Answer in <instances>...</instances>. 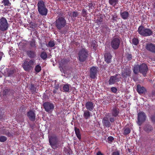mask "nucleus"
I'll list each match as a JSON object with an SVG mask.
<instances>
[{"label":"nucleus","mask_w":155,"mask_h":155,"mask_svg":"<svg viewBox=\"0 0 155 155\" xmlns=\"http://www.w3.org/2000/svg\"><path fill=\"white\" fill-rule=\"evenodd\" d=\"M71 85L68 84H66L64 85L63 87V89L64 92H68L69 90L70 87Z\"/></svg>","instance_id":"393cba45"},{"label":"nucleus","mask_w":155,"mask_h":155,"mask_svg":"<svg viewBox=\"0 0 155 155\" xmlns=\"http://www.w3.org/2000/svg\"><path fill=\"white\" fill-rule=\"evenodd\" d=\"M139 72L145 76L148 71L147 66L145 64H142L139 66Z\"/></svg>","instance_id":"1a4fd4ad"},{"label":"nucleus","mask_w":155,"mask_h":155,"mask_svg":"<svg viewBox=\"0 0 155 155\" xmlns=\"http://www.w3.org/2000/svg\"><path fill=\"white\" fill-rule=\"evenodd\" d=\"M151 119L153 123H155V114L152 115L151 117Z\"/></svg>","instance_id":"58836bf2"},{"label":"nucleus","mask_w":155,"mask_h":155,"mask_svg":"<svg viewBox=\"0 0 155 155\" xmlns=\"http://www.w3.org/2000/svg\"><path fill=\"white\" fill-rule=\"evenodd\" d=\"M138 31L140 35L144 36H150L152 34V32L150 30L145 28L142 26H140L139 27Z\"/></svg>","instance_id":"f257e3e1"},{"label":"nucleus","mask_w":155,"mask_h":155,"mask_svg":"<svg viewBox=\"0 0 155 155\" xmlns=\"http://www.w3.org/2000/svg\"><path fill=\"white\" fill-rule=\"evenodd\" d=\"M31 45L32 47H34L35 46V41H33L31 43Z\"/></svg>","instance_id":"09e8293b"},{"label":"nucleus","mask_w":155,"mask_h":155,"mask_svg":"<svg viewBox=\"0 0 155 155\" xmlns=\"http://www.w3.org/2000/svg\"><path fill=\"white\" fill-rule=\"evenodd\" d=\"M95 45H92V46L94 48L95 46Z\"/></svg>","instance_id":"603ef678"},{"label":"nucleus","mask_w":155,"mask_h":155,"mask_svg":"<svg viewBox=\"0 0 155 155\" xmlns=\"http://www.w3.org/2000/svg\"><path fill=\"white\" fill-rule=\"evenodd\" d=\"M43 106L45 111L48 112L51 111L54 108V104L51 103L46 102L43 104Z\"/></svg>","instance_id":"6e6552de"},{"label":"nucleus","mask_w":155,"mask_h":155,"mask_svg":"<svg viewBox=\"0 0 155 155\" xmlns=\"http://www.w3.org/2000/svg\"><path fill=\"white\" fill-rule=\"evenodd\" d=\"M34 64V62L33 60H25L22 64V66L25 71H28L33 67Z\"/></svg>","instance_id":"f03ea898"},{"label":"nucleus","mask_w":155,"mask_h":155,"mask_svg":"<svg viewBox=\"0 0 155 155\" xmlns=\"http://www.w3.org/2000/svg\"><path fill=\"white\" fill-rule=\"evenodd\" d=\"M27 54L28 56L31 58H33L35 56L34 52L31 51H27Z\"/></svg>","instance_id":"bb28decb"},{"label":"nucleus","mask_w":155,"mask_h":155,"mask_svg":"<svg viewBox=\"0 0 155 155\" xmlns=\"http://www.w3.org/2000/svg\"><path fill=\"white\" fill-rule=\"evenodd\" d=\"M78 15V12H74L72 13V16L74 17H76Z\"/></svg>","instance_id":"ea45409f"},{"label":"nucleus","mask_w":155,"mask_h":155,"mask_svg":"<svg viewBox=\"0 0 155 155\" xmlns=\"http://www.w3.org/2000/svg\"><path fill=\"white\" fill-rule=\"evenodd\" d=\"M38 9H40L41 8L45 7L44 2L42 1L38 2Z\"/></svg>","instance_id":"5701e85b"},{"label":"nucleus","mask_w":155,"mask_h":155,"mask_svg":"<svg viewBox=\"0 0 155 155\" xmlns=\"http://www.w3.org/2000/svg\"><path fill=\"white\" fill-rule=\"evenodd\" d=\"M111 91L114 93H115L117 91V89L115 87H112L111 88Z\"/></svg>","instance_id":"79ce46f5"},{"label":"nucleus","mask_w":155,"mask_h":155,"mask_svg":"<svg viewBox=\"0 0 155 155\" xmlns=\"http://www.w3.org/2000/svg\"><path fill=\"white\" fill-rule=\"evenodd\" d=\"M41 66L39 64L37 65L35 67V70L37 73L39 72L41 70Z\"/></svg>","instance_id":"7c9ffc66"},{"label":"nucleus","mask_w":155,"mask_h":155,"mask_svg":"<svg viewBox=\"0 0 155 155\" xmlns=\"http://www.w3.org/2000/svg\"><path fill=\"white\" fill-rule=\"evenodd\" d=\"M92 116V114L88 110H86L84 111L83 117L85 119H89Z\"/></svg>","instance_id":"f3484780"},{"label":"nucleus","mask_w":155,"mask_h":155,"mask_svg":"<svg viewBox=\"0 0 155 155\" xmlns=\"http://www.w3.org/2000/svg\"><path fill=\"white\" fill-rule=\"evenodd\" d=\"M120 42V41L119 39L114 38L111 41V45L113 49H117L119 46Z\"/></svg>","instance_id":"9d476101"},{"label":"nucleus","mask_w":155,"mask_h":155,"mask_svg":"<svg viewBox=\"0 0 155 155\" xmlns=\"http://www.w3.org/2000/svg\"><path fill=\"white\" fill-rule=\"evenodd\" d=\"M8 24L5 18L2 17L0 20V30L4 31L7 30Z\"/></svg>","instance_id":"39448f33"},{"label":"nucleus","mask_w":155,"mask_h":155,"mask_svg":"<svg viewBox=\"0 0 155 155\" xmlns=\"http://www.w3.org/2000/svg\"><path fill=\"white\" fill-rule=\"evenodd\" d=\"M94 42V43H95L96 41H93V42Z\"/></svg>","instance_id":"864d4df0"},{"label":"nucleus","mask_w":155,"mask_h":155,"mask_svg":"<svg viewBox=\"0 0 155 155\" xmlns=\"http://www.w3.org/2000/svg\"><path fill=\"white\" fill-rule=\"evenodd\" d=\"M82 15L84 16H85L87 15V12L85 10H82Z\"/></svg>","instance_id":"37998d69"},{"label":"nucleus","mask_w":155,"mask_h":155,"mask_svg":"<svg viewBox=\"0 0 155 155\" xmlns=\"http://www.w3.org/2000/svg\"><path fill=\"white\" fill-rule=\"evenodd\" d=\"M137 90L139 94H142L144 93L146 90L143 87H141L140 85L138 84L137 86Z\"/></svg>","instance_id":"a211bd4d"},{"label":"nucleus","mask_w":155,"mask_h":155,"mask_svg":"<svg viewBox=\"0 0 155 155\" xmlns=\"http://www.w3.org/2000/svg\"><path fill=\"white\" fill-rule=\"evenodd\" d=\"M5 6H9L11 5V3L9 0H3L2 2Z\"/></svg>","instance_id":"c756f323"},{"label":"nucleus","mask_w":155,"mask_h":155,"mask_svg":"<svg viewBox=\"0 0 155 155\" xmlns=\"http://www.w3.org/2000/svg\"><path fill=\"white\" fill-rule=\"evenodd\" d=\"M139 66L138 65H136L134 67V72L135 74H137L139 72Z\"/></svg>","instance_id":"c85d7f7f"},{"label":"nucleus","mask_w":155,"mask_h":155,"mask_svg":"<svg viewBox=\"0 0 155 155\" xmlns=\"http://www.w3.org/2000/svg\"><path fill=\"white\" fill-rule=\"evenodd\" d=\"M117 75L115 76H111L109 81V84L111 85L114 84L116 82L119 81V79L117 78Z\"/></svg>","instance_id":"dca6fc26"},{"label":"nucleus","mask_w":155,"mask_h":155,"mask_svg":"<svg viewBox=\"0 0 155 155\" xmlns=\"http://www.w3.org/2000/svg\"><path fill=\"white\" fill-rule=\"evenodd\" d=\"M112 155H119V153L118 151L114 152Z\"/></svg>","instance_id":"49530a36"},{"label":"nucleus","mask_w":155,"mask_h":155,"mask_svg":"<svg viewBox=\"0 0 155 155\" xmlns=\"http://www.w3.org/2000/svg\"><path fill=\"white\" fill-rule=\"evenodd\" d=\"M54 45L55 44L54 41H50L48 44V46L50 47H54Z\"/></svg>","instance_id":"e433bc0d"},{"label":"nucleus","mask_w":155,"mask_h":155,"mask_svg":"<svg viewBox=\"0 0 155 155\" xmlns=\"http://www.w3.org/2000/svg\"><path fill=\"white\" fill-rule=\"evenodd\" d=\"M115 120V118L114 117H110V121L111 122H113Z\"/></svg>","instance_id":"a18cd8bd"},{"label":"nucleus","mask_w":155,"mask_h":155,"mask_svg":"<svg viewBox=\"0 0 155 155\" xmlns=\"http://www.w3.org/2000/svg\"><path fill=\"white\" fill-rule=\"evenodd\" d=\"M7 139V138L3 136H0V142H4Z\"/></svg>","instance_id":"c9c22d12"},{"label":"nucleus","mask_w":155,"mask_h":155,"mask_svg":"<svg viewBox=\"0 0 155 155\" xmlns=\"http://www.w3.org/2000/svg\"><path fill=\"white\" fill-rule=\"evenodd\" d=\"M130 130L129 128H126L124 131V134L125 135H127L130 133Z\"/></svg>","instance_id":"72a5a7b5"},{"label":"nucleus","mask_w":155,"mask_h":155,"mask_svg":"<svg viewBox=\"0 0 155 155\" xmlns=\"http://www.w3.org/2000/svg\"><path fill=\"white\" fill-rule=\"evenodd\" d=\"M105 61L107 63L110 62L111 59V55L109 53H106L104 55Z\"/></svg>","instance_id":"412c9836"},{"label":"nucleus","mask_w":155,"mask_h":155,"mask_svg":"<svg viewBox=\"0 0 155 155\" xmlns=\"http://www.w3.org/2000/svg\"><path fill=\"white\" fill-rule=\"evenodd\" d=\"M98 71V68L97 67H93L90 69V77L92 79H94L97 74Z\"/></svg>","instance_id":"9b49d317"},{"label":"nucleus","mask_w":155,"mask_h":155,"mask_svg":"<svg viewBox=\"0 0 155 155\" xmlns=\"http://www.w3.org/2000/svg\"><path fill=\"white\" fill-rule=\"evenodd\" d=\"M75 131L78 138L79 140L80 139H81V136L79 129L78 128L75 127Z\"/></svg>","instance_id":"a878e982"},{"label":"nucleus","mask_w":155,"mask_h":155,"mask_svg":"<svg viewBox=\"0 0 155 155\" xmlns=\"http://www.w3.org/2000/svg\"><path fill=\"white\" fill-rule=\"evenodd\" d=\"M132 58V56L131 54H129L127 56V58L128 60H130Z\"/></svg>","instance_id":"de8ad7c7"},{"label":"nucleus","mask_w":155,"mask_h":155,"mask_svg":"<svg viewBox=\"0 0 155 155\" xmlns=\"http://www.w3.org/2000/svg\"><path fill=\"white\" fill-rule=\"evenodd\" d=\"M133 44L135 45H137L139 43V41L138 39L134 38L132 39Z\"/></svg>","instance_id":"473e14b6"},{"label":"nucleus","mask_w":155,"mask_h":155,"mask_svg":"<svg viewBox=\"0 0 155 155\" xmlns=\"http://www.w3.org/2000/svg\"><path fill=\"white\" fill-rule=\"evenodd\" d=\"M120 15L121 18L124 19H127L129 16V13L127 12H121L120 13Z\"/></svg>","instance_id":"6ab92c4d"},{"label":"nucleus","mask_w":155,"mask_h":155,"mask_svg":"<svg viewBox=\"0 0 155 155\" xmlns=\"http://www.w3.org/2000/svg\"><path fill=\"white\" fill-rule=\"evenodd\" d=\"M118 113L119 111L117 110L116 108H114L112 111L111 114L112 116L116 117L118 115Z\"/></svg>","instance_id":"b1692460"},{"label":"nucleus","mask_w":155,"mask_h":155,"mask_svg":"<svg viewBox=\"0 0 155 155\" xmlns=\"http://www.w3.org/2000/svg\"><path fill=\"white\" fill-rule=\"evenodd\" d=\"M146 118V116L143 112H140L138 114L137 123L139 126H140L145 120Z\"/></svg>","instance_id":"0eeeda50"},{"label":"nucleus","mask_w":155,"mask_h":155,"mask_svg":"<svg viewBox=\"0 0 155 155\" xmlns=\"http://www.w3.org/2000/svg\"><path fill=\"white\" fill-rule=\"evenodd\" d=\"M88 55L86 50L84 48H83L79 51L78 53L79 60L81 62L84 61L86 59Z\"/></svg>","instance_id":"423d86ee"},{"label":"nucleus","mask_w":155,"mask_h":155,"mask_svg":"<svg viewBox=\"0 0 155 155\" xmlns=\"http://www.w3.org/2000/svg\"><path fill=\"white\" fill-rule=\"evenodd\" d=\"M66 24V21L64 18L62 17H59L57 19L55 22L56 26L59 29H60L64 27Z\"/></svg>","instance_id":"20e7f679"},{"label":"nucleus","mask_w":155,"mask_h":155,"mask_svg":"<svg viewBox=\"0 0 155 155\" xmlns=\"http://www.w3.org/2000/svg\"><path fill=\"white\" fill-rule=\"evenodd\" d=\"M97 155H103L101 152H99L97 153Z\"/></svg>","instance_id":"3c124183"},{"label":"nucleus","mask_w":155,"mask_h":155,"mask_svg":"<svg viewBox=\"0 0 155 155\" xmlns=\"http://www.w3.org/2000/svg\"><path fill=\"white\" fill-rule=\"evenodd\" d=\"M38 10L39 13L42 15H46L47 14L48 10L46 7L41 8L40 10L38 9Z\"/></svg>","instance_id":"4be33fe9"},{"label":"nucleus","mask_w":155,"mask_h":155,"mask_svg":"<svg viewBox=\"0 0 155 155\" xmlns=\"http://www.w3.org/2000/svg\"><path fill=\"white\" fill-rule=\"evenodd\" d=\"M109 3L111 5H115L118 2V0H109Z\"/></svg>","instance_id":"2f4dec72"},{"label":"nucleus","mask_w":155,"mask_h":155,"mask_svg":"<svg viewBox=\"0 0 155 155\" xmlns=\"http://www.w3.org/2000/svg\"><path fill=\"white\" fill-rule=\"evenodd\" d=\"M103 124L105 126L109 127L110 125V123L109 121L108 118L107 117H104L102 120Z\"/></svg>","instance_id":"aec40b11"},{"label":"nucleus","mask_w":155,"mask_h":155,"mask_svg":"<svg viewBox=\"0 0 155 155\" xmlns=\"http://www.w3.org/2000/svg\"><path fill=\"white\" fill-rule=\"evenodd\" d=\"M113 140L114 138L111 136L107 138V140L108 142H111Z\"/></svg>","instance_id":"4c0bfd02"},{"label":"nucleus","mask_w":155,"mask_h":155,"mask_svg":"<svg viewBox=\"0 0 155 155\" xmlns=\"http://www.w3.org/2000/svg\"><path fill=\"white\" fill-rule=\"evenodd\" d=\"M47 54L45 52H43L41 54V57L43 59H46L47 58Z\"/></svg>","instance_id":"f704fd0d"},{"label":"nucleus","mask_w":155,"mask_h":155,"mask_svg":"<svg viewBox=\"0 0 155 155\" xmlns=\"http://www.w3.org/2000/svg\"><path fill=\"white\" fill-rule=\"evenodd\" d=\"M89 7L90 8L89 9L90 10V9H93V8L94 7V5L92 3H90L89 4Z\"/></svg>","instance_id":"a19ab883"},{"label":"nucleus","mask_w":155,"mask_h":155,"mask_svg":"<svg viewBox=\"0 0 155 155\" xmlns=\"http://www.w3.org/2000/svg\"><path fill=\"white\" fill-rule=\"evenodd\" d=\"M146 49L148 51L152 53H155V45L152 43L147 44L146 46Z\"/></svg>","instance_id":"f8f14e48"},{"label":"nucleus","mask_w":155,"mask_h":155,"mask_svg":"<svg viewBox=\"0 0 155 155\" xmlns=\"http://www.w3.org/2000/svg\"><path fill=\"white\" fill-rule=\"evenodd\" d=\"M144 129L146 131L149 132L152 130L153 128L150 125H147L144 127Z\"/></svg>","instance_id":"cd10ccee"},{"label":"nucleus","mask_w":155,"mask_h":155,"mask_svg":"<svg viewBox=\"0 0 155 155\" xmlns=\"http://www.w3.org/2000/svg\"><path fill=\"white\" fill-rule=\"evenodd\" d=\"M85 106L87 110L92 111L93 110L94 106L92 102L88 101L86 103Z\"/></svg>","instance_id":"ddd939ff"},{"label":"nucleus","mask_w":155,"mask_h":155,"mask_svg":"<svg viewBox=\"0 0 155 155\" xmlns=\"http://www.w3.org/2000/svg\"><path fill=\"white\" fill-rule=\"evenodd\" d=\"M29 119L31 121H33L35 120V114L33 111H30L27 114Z\"/></svg>","instance_id":"2eb2a0df"},{"label":"nucleus","mask_w":155,"mask_h":155,"mask_svg":"<svg viewBox=\"0 0 155 155\" xmlns=\"http://www.w3.org/2000/svg\"><path fill=\"white\" fill-rule=\"evenodd\" d=\"M64 61L62 60L60 62L59 64L60 67H62L63 65V63Z\"/></svg>","instance_id":"8fccbe9b"},{"label":"nucleus","mask_w":155,"mask_h":155,"mask_svg":"<svg viewBox=\"0 0 155 155\" xmlns=\"http://www.w3.org/2000/svg\"><path fill=\"white\" fill-rule=\"evenodd\" d=\"M2 134H6L8 135H9V134L7 130L3 131L2 132Z\"/></svg>","instance_id":"c03bdc74"},{"label":"nucleus","mask_w":155,"mask_h":155,"mask_svg":"<svg viewBox=\"0 0 155 155\" xmlns=\"http://www.w3.org/2000/svg\"><path fill=\"white\" fill-rule=\"evenodd\" d=\"M49 141L51 147L53 149H55L59 146L57 138L55 136L49 137Z\"/></svg>","instance_id":"7ed1b4c3"},{"label":"nucleus","mask_w":155,"mask_h":155,"mask_svg":"<svg viewBox=\"0 0 155 155\" xmlns=\"http://www.w3.org/2000/svg\"><path fill=\"white\" fill-rule=\"evenodd\" d=\"M130 70L128 68L124 69L122 72V76L124 78H126L127 77L130 76Z\"/></svg>","instance_id":"4468645a"}]
</instances>
